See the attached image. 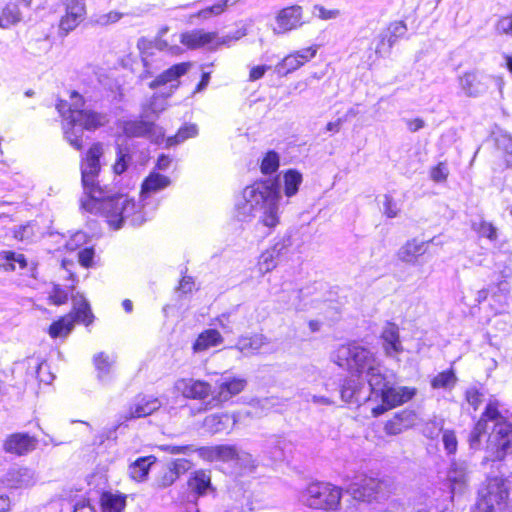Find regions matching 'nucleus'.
Wrapping results in <instances>:
<instances>
[{
    "instance_id": "29",
    "label": "nucleus",
    "mask_w": 512,
    "mask_h": 512,
    "mask_svg": "<svg viewBox=\"0 0 512 512\" xmlns=\"http://www.w3.org/2000/svg\"><path fill=\"white\" fill-rule=\"evenodd\" d=\"M364 374L371 392L376 396H379V394L388 386L386 378L382 374L381 364L379 361L376 365L370 366Z\"/></svg>"
},
{
    "instance_id": "56",
    "label": "nucleus",
    "mask_w": 512,
    "mask_h": 512,
    "mask_svg": "<svg viewBox=\"0 0 512 512\" xmlns=\"http://www.w3.org/2000/svg\"><path fill=\"white\" fill-rule=\"evenodd\" d=\"M466 401L476 411L483 402V394L475 387L467 389L465 393Z\"/></svg>"
},
{
    "instance_id": "23",
    "label": "nucleus",
    "mask_w": 512,
    "mask_h": 512,
    "mask_svg": "<svg viewBox=\"0 0 512 512\" xmlns=\"http://www.w3.org/2000/svg\"><path fill=\"white\" fill-rule=\"evenodd\" d=\"M415 394V388L387 386L379 395L383 404L387 405L388 408H394L409 401Z\"/></svg>"
},
{
    "instance_id": "41",
    "label": "nucleus",
    "mask_w": 512,
    "mask_h": 512,
    "mask_svg": "<svg viewBox=\"0 0 512 512\" xmlns=\"http://www.w3.org/2000/svg\"><path fill=\"white\" fill-rule=\"evenodd\" d=\"M457 377L453 370L443 371L437 374L431 380V386L434 389H449L451 390L457 383Z\"/></svg>"
},
{
    "instance_id": "46",
    "label": "nucleus",
    "mask_w": 512,
    "mask_h": 512,
    "mask_svg": "<svg viewBox=\"0 0 512 512\" xmlns=\"http://www.w3.org/2000/svg\"><path fill=\"white\" fill-rule=\"evenodd\" d=\"M301 67L299 60L291 53L279 62L275 69L279 74H289Z\"/></svg>"
},
{
    "instance_id": "22",
    "label": "nucleus",
    "mask_w": 512,
    "mask_h": 512,
    "mask_svg": "<svg viewBox=\"0 0 512 512\" xmlns=\"http://www.w3.org/2000/svg\"><path fill=\"white\" fill-rule=\"evenodd\" d=\"M190 68V63H179L176 65H173L166 71H164L162 74H160L158 77H156L151 83L150 88L155 89L159 86L170 84L171 90H175L178 88V78L182 75L186 74Z\"/></svg>"
},
{
    "instance_id": "43",
    "label": "nucleus",
    "mask_w": 512,
    "mask_h": 512,
    "mask_svg": "<svg viewBox=\"0 0 512 512\" xmlns=\"http://www.w3.org/2000/svg\"><path fill=\"white\" fill-rule=\"evenodd\" d=\"M284 440L277 436H271L265 442V452L270 455L273 460H281L283 454Z\"/></svg>"
},
{
    "instance_id": "38",
    "label": "nucleus",
    "mask_w": 512,
    "mask_h": 512,
    "mask_svg": "<svg viewBox=\"0 0 512 512\" xmlns=\"http://www.w3.org/2000/svg\"><path fill=\"white\" fill-rule=\"evenodd\" d=\"M152 463L151 457H141L137 459L129 467L131 478L138 482L145 480Z\"/></svg>"
},
{
    "instance_id": "9",
    "label": "nucleus",
    "mask_w": 512,
    "mask_h": 512,
    "mask_svg": "<svg viewBox=\"0 0 512 512\" xmlns=\"http://www.w3.org/2000/svg\"><path fill=\"white\" fill-rule=\"evenodd\" d=\"M245 33L238 32L236 36H226L219 38L216 32H205L202 29H194L184 32L180 35V42L189 49H199L209 46L215 48L219 45H226L231 40H238Z\"/></svg>"
},
{
    "instance_id": "47",
    "label": "nucleus",
    "mask_w": 512,
    "mask_h": 512,
    "mask_svg": "<svg viewBox=\"0 0 512 512\" xmlns=\"http://www.w3.org/2000/svg\"><path fill=\"white\" fill-rule=\"evenodd\" d=\"M487 432V427L483 425V422H476L474 428L469 435V446L473 450H479L481 447V438Z\"/></svg>"
},
{
    "instance_id": "39",
    "label": "nucleus",
    "mask_w": 512,
    "mask_h": 512,
    "mask_svg": "<svg viewBox=\"0 0 512 512\" xmlns=\"http://www.w3.org/2000/svg\"><path fill=\"white\" fill-rule=\"evenodd\" d=\"M359 387L358 382L353 377H347L343 380L340 387V396L344 402H358Z\"/></svg>"
},
{
    "instance_id": "42",
    "label": "nucleus",
    "mask_w": 512,
    "mask_h": 512,
    "mask_svg": "<svg viewBox=\"0 0 512 512\" xmlns=\"http://www.w3.org/2000/svg\"><path fill=\"white\" fill-rule=\"evenodd\" d=\"M198 134V128L195 124H186L181 127L176 135L167 138V146H174L193 138Z\"/></svg>"
},
{
    "instance_id": "58",
    "label": "nucleus",
    "mask_w": 512,
    "mask_h": 512,
    "mask_svg": "<svg viewBox=\"0 0 512 512\" xmlns=\"http://www.w3.org/2000/svg\"><path fill=\"white\" fill-rule=\"evenodd\" d=\"M442 442L444 444L445 450L449 454H453L457 450V438L453 431L445 430L442 435Z\"/></svg>"
},
{
    "instance_id": "20",
    "label": "nucleus",
    "mask_w": 512,
    "mask_h": 512,
    "mask_svg": "<svg viewBox=\"0 0 512 512\" xmlns=\"http://www.w3.org/2000/svg\"><path fill=\"white\" fill-rule=\"evenodd\" d=\"M382 346L386 356L395 357L403 352L399 328L396 324L387 322L381 332Z\"/></svg>"
},
{
    "instance_id": "19",
    "label": "nucleus",
    "mask_w": 512,
    "mask_h": 512,
    "mask_svg": "<svg viewBox=\"0 0 512 512\" xmlns=\"http://www.w3.org/2000/svg\"><path fill=\"white\" fill-rule=\"evenodd\" d=\"M176 390L186 398L204 399L211 393V385L205 381L179 379L175 383Z\"/></svg>"
},
{
    "instance_id": "52",
    "label": "nucleus",
    "mask_w": 512,
    "mask_h": 512,
    "mask_svg": "<svg viewBox=\"0 0 512 512\" xmlns=\"http://www.w3.org/2000/svg\"><path fill=\"white\" fill-rule=\"evenodd\" d=\"M278 264V259L273 255V252L266 250L260 256L259 269L267 273L274 269Z\"/></svg>"
},
{
    "instance_id": "64",
    "label": "nucleus",
    "mask_w": 512,
    "mask_h": 512,
    "mask_svg": "<svg viewBox=\"0 0 512 512\" xmlns=\"http://www.w3.org/2000/svg\"><path fill=\"white\" fill-rule=\"evenodd\" d=\"M449 171L447 166L444 163H439L437 166L433 167L430 176L435 182H444L448 177Z\"/></svg>"
},
{
    "instance_id": "4",
    "label": "nucleus",
    "mask_w": 512,
    "mask_h": 512,
    "mask_svg": "<svg viewBox=\"0 0 512 512\" xmlns=\"http://www.w3.org/2000/svg\"><path fill=\"white\" fill-rule=\"evenodd\" d=\"M330 358L339 367H346L358 375H363L370 366L379 361L372 351L356 343L340 345Z\"/></svg>"
},
{
    "instance_id": "11",
    "label": "nucleus",
    "mask_w": 512,
    "mask_h": 512,
    "mask_svg": "<svg viewBox=\"0 0 512 512\" xmlns=\"http://www.w3.org/2000/svg\"><path fill=\"white\" fill-rule=\"evenodd\" d=\"M123 133L127 137H149L155 142L163 139L164 133L154 122L147 120H129L124 121L122 125Z\"/></svg>"
},
{
    "instance_id": "45",
    "label": "nucleus",
    "mask_w": 512,
    "mask_h": 512,
    "mask_svg": "<svg viewBox=\"0 0 512 512\" xmlns=\"http://www.w3.org/2000/svg\"><path fill=\"white\" fill-rule=\"evenodd\" d=\"M0 257L8 262L7 265L4 266L6 271H14V263H18L21 269L27 266V260L23 254L12 251H2L0 252Z\"/></svg>"
},
{
    "instance_id": "51",
    "label": "nucleus",
    "mask_w": 512,
    "mask_h": 512,
    "mask_svg": "<svg viewBox=\"0 0 512 512\" xmlns=\"http://www.w3.org/2000/svg\"><path fill=\"white\" fill-rule=\"evenodd\" d=\"M122 16L123 14L120 12L110 11L108 13L95 15L93 18V22L99 26H107L118 22L122 18Z\"/></svg>"
},
{
    "instance_id": "8",
    "label": "nucleus",
    "mask_w": 512,
    "mask_h": 512,
    "mask_svg": "<svg viewBox=\"0 0 512 512\" xmlns=\"http://www.w3.org/2000/svg\"><path fill=\"white\" fill-rule=\"evenodd\" d=\"M486 451L492 460L498 461H502L506 456L512 454V424L510 422L494 425L487 439Z\"/></svg>"
},
{
    "instance_id": "60",
    "label": "nucleus",
    "mask_w": 512,
    "mask_h": 512,
    "mask_svg": "<svg viewBox=\"0 0 512 512\" xmlns=\"http://www.w3.org/2000/svg\"><path fill=\"white\" fill-rule=\"evenodd\" d=\"M291 246L290 238H282L278 242L274 244V246L268 251L273 252V255L279 260L280 257L285 255L288 252L289 247Z\"/></svg>"
},
{
    "instance_id": "10",
    "label": "nucleus",
    "mask_w": 512,
    "mask_h": 512,
    "mask_svg": "<svg viewBox=\"0 0 512 512\" xmlns=\"http://www.w3.org/2000/svg\"><path fill=\"white\" fill-rule=\"evenodd\" d=\"M65 14L59 21V32L66 36L76 29L86 17V0H61Z\"/></svg>"
},
{
    "instance_id": "48",
    "label": "nucleus",
    "mask_w": 512,
    "mask_h": 512,
    "mask_svg": "<svg viewBox=\"0 0 512 512\" xmlns=\"http://www.w3.org/2000/svg\"><path fill=\"white\" fill-rule=\"evenodd\" d=\"M131 160V156L127 148H122L120 145L117 146V159L114 164V172L116 174H122L128 167V163Z\"/></svg>"
},
{
    "instance_id": "62",
    "label": "nucleus",
    "mask_w": 512,
    "mask_h": 512,
    "mask_svg": "<svg viewBox=\"0 0 512 512\" xmlns=\"http://www.w3.org/2000/svg\"><path fill=\"white\" fill-rule=\"evenodd\" d=\"M495 28L498 34L512 37V15L499 19Z\"/></svg>"
},
{
    "instance_id": "27",
    "label": "nucleus",
    "mask_w": 512,
    "mask_h": 512,
    "mask_svg": "<svg viewBox=\"0 0 512 512\" xmlns=\"http://www.w3.org/2000/svg\"><path fill=\"white\" fill-rule=\"evenodd\" d=\"M73 309L70 313L73 314L75 322H82L86 326L90 325L93 321V314L90 305L82 294H75L72 296Z\"/></svg>"
},
{
    "instance_id": "15",
    "label": "nucleus",
    "mask_w": 512,
    "mask_h": 512,
    "mask_svg": "<svg viewBox=\"0 0 512 512\" xmlns=\"http://www.w3.org/2000/svg\"><path fill=\"white\" fill-rule=\"evenodd\" d=\"M38 481L36 472L28 467L10 469L4 476V484L11 489H26Z\"/></svg>"
},
{
    "instance_id": "12",
    "label": "nucleus",
    "mask_w": 512,
    "mask_h": 512,
    "mask_svg": "<svg viewBox=\"0 0 512 512\" xmlns=\"http://www.w3.org/2000/svg\"><path fill=\"white\" fill-rule=\"evenodd\" d=\"M491 77L477 71L466 72L459 77L461 90L467 97H479L486 93Z\"/></svg>"
},
{
    "instance_id": "21",
    "label": "nucleus",
    "mask_w": 512,
    "mask_h": 512,
    "mask_svg": "<svg viewBox=\"0 0 512 512\" xmlns=\"http://www.w3.org/2000/svg\"><path fill=\"white\" fill-rule=\"evenodd\" d=\"M237 423V416L228 413H216L205 417L203 426L212 433L230 432Z\"/></svg>"
},
{
    "instance_id": "14",
    "label": "nucleus",
    "mask_w": 512,
    "mask_h": 512,
    "mask_svg": "<svg viewBox=\"0 0 512 512\" xmlns=\"http://www.w3.org/2000/svg\"><path fill=\"white\" fill-rule=\"evenodd\" d=\"M67 102L66 101H59V103L56 105V108L62 118L64 119L63 124V133L64 138L67 140V142L76 150H81L83 147V141L82 137L84 134V129L82 127H76L78 125L77 122H72L71 118L69 117V113L66 111Z\"/></svg>"
},
{
    "instance_id": "7",
    "label": "nucleus",
    "mask_w": 512,
    "mask_h": 512,
    "mask_svg": "<svg viewBox=\"0 0 512 512\" xmlns=\"http://www.w3.org/2000/svg\"><path fill=\"white\" fill-rule=\"evenodd\" d=\"M70 97L72 102L67 103L66 111L72 122H77L78 126L86 130H95L108 123L106 114L84 108V100L76 91H73Z\"/></svg>"
},
{
    "instance_id": "53",
    "label": "nucleus",
    "mask_w": 512,
    "mask_h": 512,
    "mask_svg": "<svg viewBox=\"0 0 512 512\" xmlns=\"http://www.w3.org/2000/svg\"><path fill=\"white\" fill-rule=\"evenodd\" d=\"M318 51V46L313 45L307 48H303L297 51H294L292 54L295 56L297 60H299L300 65L303 66L305 63L309 62L313 59Z\"/></svg>"
},
{
    "instance_id": "24",
    "label": "nucleus",
    "mask_w": 512,
    "mask_h": 512,
    "mask_svg": "<svg viewBox=\"0 0 512 512\" xmlns=\"http://www.w3.org/2000/svg\"><path fill=\"white\" fill-rule=\"evenodd\" d=\"M200 456L208 461H232L238 456V450L233 445H216L211 447H201Z\"/></svg>"
},
{
    "instance_id": "13",
    "label": "nucleus",
    "mask_w": 512,
    "mask_h": 512,
    "mask_svg": "<svg viewBox=\"0 0 512 512\" xmlns=\"http://www.w3.org/2000/svg\"><path fill=\"white\" fill-rule=\"evenodd\" d=\"M302 7L292 5L280 10L276 16L275 34H284L302 26Z\"/></svg>"
},
{
    "instance_id": "18",
    "label": "nucleus",
    "mask_w": 512,
    "mask_h": 512,
    "mask_svg": "<svg viewBox=\"0 0 512 512\" xmlns=\"http://www.w3.org/2000/svg\"><path fill=\"white\" fill-rule=\"evenodd\" d=\"M433 242L434 238L429 241H420L417 238H412L398 249L396 256L401 262L414 265L417 263L418 258L426 253L428 244Z\"/></svg>"
},
{
    "instance_id": "55",
    "label": "nucleus",
    "mask_w": 512,
    "mask_h": 512,
    "mask_svg": "<svg viewBox=\"0 0 512 512\" xmlns=\"http://www.w3.org/2000/svg\"><path fill=\"white\" fill-rule=\"evenodd\" d=\"M402 424L404 430L412 427L416 421V414L412 410H402L394 415Z\"/></svg>"
},
{
    "instance_id": "57",
    "label": "nucleus",
    "mask_w": 512,
    "mask_h": 512,
    "mask_svg": "<svg viewBox=\"0 0 512 512\" xmlns=\"http://www.w3.org/2000/svg\"><path fill=\"white\" fill-rule=\"evenodd\" d=\"M313 14L322 20L336 19L340 15L338 9H326L321 5L313 7Z\"/></svg>"
},
{
    "instance_id": "32",
    "label": "nucleus",
    "mask_w": 512,
    "mask_h": 512,
    "mask_svg": "<svg viewBox=\"0 0 512 512\" xmlns=\"http://www.w3.org/2000/svg\"><path fill=\"white\" fill-rule=\"evenodd\" d=\"M22 19L19 5L14 2H9L2 9L0 14V28L7 29L12 25L19 23Z\"/></svg>"
},
{
    "instance_id": "3",
    "label": "nucleus",
    "mask_w": 512,
    "mask_h": 512,
    "mask_svg": "<svg viewBox=\"0 0 512 512\" xmlns=\"http://www.w3.org/2000/svg\"><path fill=\"white\" fill-rule=\"evenodd\" d=\"M342 490L330 482L311 481L298 491L297 499L302 505L315 509L333 511L341 501Z\"/></svg>"
},
{
    "instance_id": "44",
    "label": "nucleus",
    "mask_w": 512,
    "mask_h": 512,
    "mask_svg": "<svg viewBox=\"0 0 512 512\" xmlns=\"http://www.w3.org/2000/svg\"><path fill=\"white\" fill-rule=\"evenodd\" d=\"M302 182V176L300 173L289 170L284 175V187H285V194L288 197H291L295 195L298 191L299 185Z\"/></svg>"
},
{
    "instance_id": "33",
    "label": "nucleus",
    "mask_w": 512,
    "mask_h": 512,
    "mask_svg": "<svg viewBox=\"0 0 512 512\" xmlns=\"http://www.w3.org/2000/svg\"><path fill=\"white\" fill-rule=\"evenodd\" d=\"M468 479V470L465 462H454L448 471V480L453 485L452 490H456V486L461 488Z\"/></svg>"
},
{
    "instance_id": "63",
    "label": "nucleus",
    "mask_w": 512,
    "mask_h": 512,
    "mask_svg": "<svg viewBox=\"0 0 512 512\" xmlns=\"http://www.w3.org/2000/svg\"><path fill=\"white\" fill-rule=\"evenodd\" d=\"M383 207H384V210H383L384 214L388 218H395V217H397V215L399 213V208L397 207L396 202L394 201V199L390 195H385L384 196Z\"/></svg>"
},
{
    "instance_id": "2",
    "label": "nucleus",
    "mask_w": 512,
    "mask_h": 512,
    "mask_svg": "<svg viewBox=\"0 0 512 512\" xmlns=\"http://www.w3.org/2000/svg\"><path fill=\"white\" fill-rule=\"evenodd\" d=\"M280 183L268 179L247 186L236 204L237 216L241 220L260 214L263 225L273 228L279 223Z\"/></svg>"
},
{
    "instance_id": "25",
    "label": "nucleus",
    "mask_w": 512,
    "mask_h": 512,
    "mask_svg": "<svg viewBox=\"0 0 512 512\" xmlns=\"http://www.w3.org/2000/svg\"><path fill=\"white\" fill-rule=\"evenodd\" d=\"M162 403L158 398L152 396H143L136 399L135 403L131 406L126 419H135L146 417L157 411Z\"/></svg>"
},
{
    "instance_id": "16",
    "label": "nucleus",
    "mask_w": 512,
    "mask_h": 512,
    "mask_svg": "<svg viewBox=\"0 0 512 512\" xmlns=\"http://www.w3.org/2000/svg\"><path fill=\"white\" fill-rule=\"evenodd\" d=\"M247 381L241 377H223L218 382V392L212 398L213 407L230 400L244 390Z\"/></svg>"
},
{
    "instance_id": "37",
    "label": "nucleus",
    "mask_w": 512,
    "mask_h": 512,
    "mask_svg": "<svg viewBox=\"0 0 512 512\" xmlns=\"http://www.w3.org/2000/svg\"><path fill=\"white\" fill-rule=\"evenodd\" d=\"M488 421L494 422V425H498V423L501 422H508L499 411V403L496 400L489 401L478 420V422H483V425L486 427Z\"/></svg>"
},
{
    "instance_id": "30",
    "label": "nucleus",
    "mask_w": 512,
    "mask_h": 512,
    "mask_svg": "<svg viewBox=\"0 0 512 512\" xmlns=\"http://www.w3.org/2000/svg\"><path fill=\"white\" fill-rule=\"evenodd\" d=\"M267 344V339L262 334H254L249 337H240L233 347L244 355L254 353Z\"/></svg>"
},
{
    "instance_id": "17",
    "label": "nucleus",
    "mask_w": 512,
    "mask_h": 512,
    "mask_svg": "<svg viewBox=\"0 0 512 512\" xmlns=\"http://www.w3.org/2000/svg\"><path fill=\"white\" fill-rule=\"evenodd\" d=\"M37 444L38 440L27 433H14L4 441L3 449L7 453L23 456L34 451Z\"/></svg>"
},
{
    "instance_id": "36",
    "label": "nucleus",
    "mask_w": 512,
    "mask_h": 512,
    "mask_svg": "<svg viewBox=\"0 0 512 512\" xmlns=\"http://www.w3.org/2000/svg\"><path fill=\"white\" fill-rule=\"evenodd\" d=\"M126 505V497L122 495L112 494L110 492L103 493L101 497V506L103 512H121Z\"/></svg>"
},
{
    "instance_id": "61",
    "label": "nucleus",
    "mask_w": 512,
    "mask_h": 512,
    "mask_svg": "<svg viewBox=\"0 0 512 512\" xmlns=\"http://www.w3.org/2000/svg\"><path fill=\"white\" fill-rule=\"evenodd\" d=\"M398 39L399 38L393 36L392 33H388L387 30L383 31L380 34V41H379L378 45L376 46V53H381L382 50L384 49L386 43H387L388 50H390Z\"/></svg>"
},
{
    "instance_id": "26",
    "label": "nucleus",
    "mask_w": 512,
    "mask_h": 512,
    "mask_svg": "<svg viewBox=\"0 0 512 512\" xmlns=\"http://www.w3.org/2000/svg\"><path fill=\"white\" fill-rule=\"evenodd\" d=\"M127 200L133 204V209L127 213L125 212V213H121V214L117 215L115 217V219H116L115 222L111 221L110 217L106 213H104L103 211H99L101 214H103L107 218L108 223L112 227H114V229L121 228L122 223L124 221H129L132 226H141L146 221L145 218L143 217L142 212L136 210V208H137L136 203L133 200L129 199L128 197H127Z\"/></svg>"
},
{
    "instance_id": "1",
    "label": "nucleus",
    "mask_w": 512,
    "mask_h": 512,
    "mask_svg": "<svg viewBox=\"0 0 512 512\" xmlns=\"http://www.w3.org/2000/svg\"><path fill=\"white\" fill-rule=\"evenodd\" d=\"M103 154V144L94 143L81 162L82 184L85 193L89 196L87 200H82V207L89 212L103 211L111 221L115 222V217L132 210L133 204L127 200V196L111 194L99 186L97 177L101 170L100 158Z\"/></svg>"
},
{
    "instance_id": "35",
    "label": "nucleus",
    "mask_w": 512,
    "mask_h": 512,
    "mask_svg": "<svg viewBox=\"0 0 512 512\" xmlns=\"http://www.w3.org/2000/svg\"><path fill=\"white\" fill-rule=\"evenodd\" d=\"M169 184L170 179L167 176L151 173L142 184V193H155L166 188Z\"/></svg>"
},
{
    "instance_id": "31",
    "label": "nucleus",
    "mask_w": 512,
    "mask_h": 512,
    "mask_svg": "<svg viewBox=\"0 0 512 512\" xmlns=\"http://www.w3.org/2000/svg\"><path fill=\"white\" fill-rule=\"evenodd\" d=\"M75 318L69 313L53 322L49 327V335L52 338L67 337L74 328Z\"/></svg>"
},
{
    "instance_id": "6",
    "label": "nucleus",
    "mask_w": 512,
    "mask_h": 512,
    "mask_svg": "<svg viewBox=\"0 0 512 512\" xmlns=\"http://www.w3.org/2000/svg\"><path fill=\"white\" fill-rule=\"evenodd\" d=\"M509 496L508 481L503 477L489 478L480 492L477 503L479 512H501Z\"/></svg>"
},
{
    "instance_id": "54",
    "label": "nucleus",
    "mask_w": 512,
    "mask_h": 512,
    "mask_svg": "<svg viewBox=\"0 0 512 512\" xmlns=\"http://www.w3.org/2000/svg\"><path fill=\"white\" fill-rule=\"evenodd\" d=\"M49 299L55 305L65 304L68 300V293L58 284H54L49 293Z\"/></svg>"
},
{
    "instance_id": "59",
    "label": "nucleus",
    "mask_w": 512,
    "mask_h": 512,
    "mask_svg": "<svg viewBox=\"0 0 512 512\" xmlns=\"http://www.w3.org/2000/svg\"><path fill=\"white\" fill-rule=\"evenodd\" d=\"M225 11V4H221L220 2L207 7L205 9L200 10L196 16L203 19H208L211 16H217L222 14Z\"/></svg>"
},
{
    "instance_id": "5",
    "label": "nucleus",
    "mask_w": 512,
    "mask_h": 512,
    "mask_svg": "<svg viewBox=\"0 0 512 512\" xmlns=\"http://www.w3.org/2000/svg\"><path fill=\"white\" fill-rule=\"evenodd\" d=\"M348 492L355 500L369 504H382L394 493L393 484L388 480L364 478L349 486Z\"/></svg>"
},
{
    "instance_id": "49",
    "label": "nucleus",
    "mask_w": 512,
    "mask_h": 512,
    "mask_svg": "<svg viewBox=\"0 0 512 512\" xmlns=\"http://www.w3.org/2000/svg\"><path fill=\"white\" fill-rule=\"evenodd\" d=\"M279 167V156L274 151H269L261 163V171L264 174L275 172Z\"/></svg>"
},
{
    "instance_id": "50",
    "label": "nucleus",
    "mask_w": 512,
    "mask_h": 512,
    "mask_svg": "<svg viewBox=\"0 0 512 512\" xmlns=\"http://www.w3.org/2000/svg\"><path fill=\"white\" fill-rule=\"evenodd\" d=\"M35 235L34 227L32 224L27 223L16 227L13 231V236L16 240L21 242H29Z\"/></svg>"
},
{
    "instance_id": "28",
    "label": "nucleus",
    "mask_w": 512,
    "mask_h": 512,
    "mask_svg": "<svg viewBox=\"0 0 512 512\" xmlns=\"http://www.w3.org/2000/svg\"><path fill=\"white\" fill-rule=\"evenodd\" d=\"M223 337L216 329H207L200 333L193 344V351L195 353L203 352L211 347L222 344Z\"/></svg>"
},
{
    "instance_id": "34",
    "label": "nucleus",
    "mask_w": 512,
    "mask_h": 512,
    "mask_svg": "<svg viewBox=\"0 0 512 512\" xmlns=\"http://www.w3.org/2000/svg\"><path fill=\"white\" fill-rule=\"evenodd\" d=\"M210 485V476L202 470L196 471L188 480L189 489L197 496L204 495L210 488Z\"/></svg>"
},
{
    "instance_id": "40",
    "label": "nucleus",
    "mask_w": 512,
    "mask_h": 512,
    "mask_svg": "<svg viewBox=\"0 0 512 512\" xmlns=\"http://www.w3.org/2000/svg\"><path fill=\"white\" fill-rule=\"evenodd\" d=\"M497 150L500 152L506 166L512 167V136L509 134H500L496 138Z\"/></svg>"
}]
</instances>
